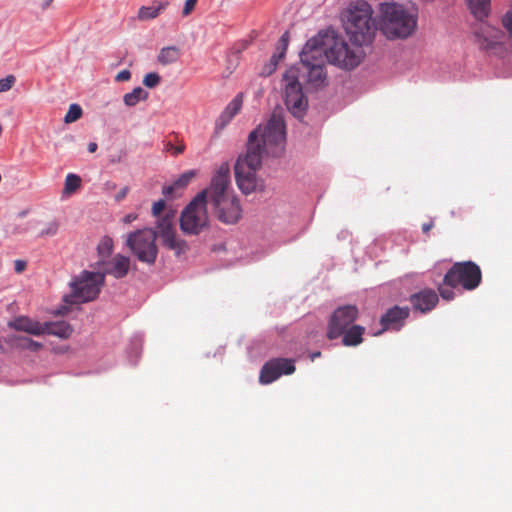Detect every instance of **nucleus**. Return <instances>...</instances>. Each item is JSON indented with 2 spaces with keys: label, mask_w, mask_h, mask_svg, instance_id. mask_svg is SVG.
<instances>
[{
  "label": "nucleus",
  "mask_w": 512,
  "mask_h": 512,
  "mask_svg": "<svg viewBox=\"0 0 512 512\" xmlns=\"http://www.w3.org/2000/svg\"><path fill=\"white\" fill-rule=\"evenodd\" d=\"M455 287H450V286H447L443 283V285H440L438 287V291H439V294L440 296L444 299V300H452L454 299L455 297V292H454V289Z\"/></svg>",
  "instance_id": "obj_32"
},
{
  "label": "nucleus",
  "mask_w": 512,
  "mask_h": 512,
  "mask_svg": "<svg viewBox=\"0 0 512 512\" xmlns=\"http://www.w3.org/2000/svg\"><path fill=\"white\" fill-rule=\"evenodd\" d=\"M97 148H98V145H97V143H95V142H90V143L88 144V151H89L90 153H94V152H96Z\"/></svg>",
  "instance_id": "obj_47"
},
{
  "label": "nucleus",
  "mask_w": 512,
  "mask_h": 512,
  "mask_svg": "<svg viewBox=\"0 0 512 512\" xmlns=\"http://www.w3.org/2000/svg\"><path fill=\"white\" fill-rule=\"evenodd\" d=\"M206 192H199L182 211L181 230L190 235L199 234L208 225Z\"/></svg>",
  "instance_id": "obj_9"
},
{
  "label": "nucleus",
  "mask_w": 512,
  "mask_h": 512,
  "mask_svg": "<svg viewBox=\"0 0 512 512\" xmlns=\"http://www.w3.org/2000/svg\"><path fill=\"white\" fill-rule=\"evenodd\" d=\"M165 207H166V203L163 199L156 201L152 206V211H151L152 215L157 218L162 216L161 214L162 213L164 214L166 211Z\"/></svg>",
  "instance_id": "obj_34"
},
{
  "label": "nucleus",
  "mask_w": 512,
  "mask_h": 512,
  "mask_svg": "<svg viewBox=\"0 0 512 512\" xmlns=\"http://www.w3.org/2000/svg\"><path fill=\"white\" fill-rule=\"evenodd\" d=\"M113 240L109 236H104L97 245V252L101 262L108 258L113 252Z\"/></svg>",
  "instance_id": "obj_26"
},
{
  "label": "nucleus",
  "mask_w": 512,
  "mask_h": 512,
  "mask_svg": "<svg viewBox=\"0 0 512 512\" xmlns=\"http://www.w3.org/2000/svg\"><path fill=\"white\" fill-rule=\"evenodd\" d=\"M318 38L309 39L300 54V63L290 69L297 70L299 82L305 83L310 89H318L326 85L323 51L317 48Z\"/></svg>",
  "instance_id": "obj_4"
},
{
  "label": "nucleus",
  "mask_w": 512,
  "mask_h": 512,
  "mask_svg": "<svg viewBox=\"0 0 512 512\" xmlns=\"http://www.w3.org/2000/svg\"><path fill=\"white\" fill-rule=\"evenodd\" d=\"M81 178L77 174L69 173L64 182L63 194L71 195L81 186Z\"/></svg>",
  "instance_id": "obj_25"
},
{
  "label": "nucleus",
  "mask_w": 512,
  "mask_h": 512,
  "mask_svg": "<svg viewBox=\"0 0 512 512\" xmlns=\"http://www.w3.org/2000/svg\"><path fill=\"white\" fill-rule=\"evenodd\" d=\"M165 149L167 151H172L173 155L177 156V155L182 154L184 152L185 144L184 143H180V144L174 146L171 142H168L165 145Z\"/></svg>",
  "instance_id": "obj_36"
},
{
  "label": "nucleus",
  "mask_w": 512,
  "mask_h": 512,
  "mask_svg": "<svg viewBox=\"0 0 512 512\" xmlns=\"http://www.w3.org/2000/svg\"><path fill=\"white\" fill-rule=\"evenodd\" d=\"M26 268V263L24 261H21V260H16L15 261V271L17 273H21L22 271H24Z\"/></svg>",
  "instance_id": "obj_45"
},
{
  "label": "nucleus",
  "mask_w": 512,
  "mask_h": 512,
  "mask_svg": "<svg viewBox=\"0 0 512 512\" xmlns=\"http://www.w3.org/2000/svg\"><path fill=\"white\" fill-rule=\"evenodd\" d=\"M286 125L281 111H274L262 128L259 126L248 137L247 152L235 164V178L244 194L254 192L258 187L257 170L261 167L263 155L278 157L284 151Z\"/></svg>",
  "instance_id": "obj_1"
},
{
  "label": "nucleus",
  "mask_w": 512,
  "mask_h": 512,
  "mask_svg": "<svg viewBox=\"0 0 512 512\" xmlns=\"http://www.w3.org/2000/svg\"><path fill=\"white\" fill-rule=\"evenodd\" d=\"M294 361L286 358H275L266 362L259 376V382L263 385L270 384L282 375H290L294 373Z\"/></svg>",
  "instance_id": "obj_14"
},
{
  "label": "nucleus",
  "mask_w": 512,
  "mask_h": 512,
  "mask_svg": "<svg viewBox=\"0 0 512 512\" xmlns=\"http://www.w3.org/2000/svg\"><path fill=\"white\" fill-rule=\"evenodd\" d=\"M205 199L219 221L225 224H235L242 217L239 198L231 187L230 167L222 163L212 176L210 185L202 190Z\"/></svg>",
  "instance_id": "obj_2"
},
{
  "label": "nucleus",
  "mask_w": 512,
  "mask_h": 512,
  "mask_svg": "<svg viewBox=\"0 0 512 512\" xmlns=\"http://www.w3.org/2000/svg\"><path fill=\"white\" fill-rule=\"evenodd\" d=\"M365 327L361 325H352L346 329L342 336V344L347 347L358 346L363 342Z\"/></svg>",
  "instance_id": "obj_20"
},
{
  "label": "nucleus",
  "mask_w": 512,
  "mask_h": 512,
  "mask_svg": "<svg viewBox=\"0 0 512 512\" xmlns=\"http://www.w3.org/2000/svg\"><path fill=\"white\" fill-rule=\"evenodd\" d=\"M18 347L22 348V349H27V350H30V351H38L40 350L43 345L39 342H36L28 337H19L18 338Z\"/></svg>",
  "instance_id": "obj_28"
},
{
  "label": "nucleus",
  "mask_w": 512,
  "mask_h": 512,
  "mask_svg": "<svg viewBox=\"0 0 512 512\" xmlns=\"http://www.w3.org/2000/svg\"><path fill=\"white\" fill-rule=\"evenodd\" d=\"M197 0H186L182 11L183 16H188L195 8Z\"/></svg>",
  "instance_id": "obj_38"
},
{
  "label": "nucleus",
  "mask_w": 512,
  "mask_h": 512,
  "mask_svg": "<svg viewBox=\"0 0 512 512\" xmlns=\"http://www.w3.org/2000/svg\"><path fill=\"white\" fill-rule=\"evenodd\" d=\"M43 325H46V328L44 329V335L48 334L67 339L73 332L72 326L65 321L44 322Z\"/></svg>",
  "instance_id": "obj_19"
},
{
  "label": "nucleus",
  "mask_w": 512,
  "mask_h": 512,
  "mask_svg": "<svg viewBox=\"0 0 512 512\" xmlns=\"http://www.w3.org/2000/svg\"><path fill=\"white\" fill-rule=\"evenodd\" d=\"M104 265V276L112 275L116 279L124 278L130 268V259L127 256L117 254L110 261H102Z\"/></svg>",
  "instance_id": "obj_17"
},
{
  "label": "nucleus",
  "mask_w": 512,
  "mask_h": 512,
  "mask_svg": "<svg viewBox=\"0 0 512 512\" xmlns=\"http://www.w3.org/2000/svg\"><path fill=\"white\" fill-rule=\"evenodd\" d=\"M148 98V92L145 91L142 87H135L131 92L126 93L123 96V101L126 106L134 107L140 101H144Z\"/></svg>",
  "instance_id": "obj_23"
},
{
  "label": "nucleus",
  "mask_w": 512,
  "mask_h": 512,
  "mask_svg": "<svg viewBox=\"0 0 512 512\" xmlns=\"http://www.w3.org/2000/svg\"><path fill=\"white\" fill-rule=\"evenodd\" d=\"M358 317V308L354 305L338 307L331 315L327 326V338L335 340L339 338L346 329L354 325Z\"/></svg>",
  "instance_id": "obj_13"
},
{
  "label": "nucleus",
  "mask_w": 512,
  "mask_h": 512,
  "mask_svg": "<svg viewBox=\"0 0 512 512\" xmlns=\"http://www.w3.org/2000/svg\"><path fill=\"white\" fill-rule=\"evenodd\" d=\"M180 57V49L176 46H167L160 50L157 60L162 65L175 63Z\"/></svg>",
  "instance_id": "obj_22"
},
{
  "label": "nucleus",
  "mask_w": 512,
  "mask_h": 512,
  "mask_svg": "<svg viewBox=\"0 0 512 512\" xmlns=\"http://www.w3.org/2000/svg\"><path fill=\"white\" fill-rule=\"evenodd\" d=\"M284 55L285 53L281 51L274 53L269 60L270 64H275V68H277L279 61L284 57Z\"/></svg>",
  "instance_id": "obj_42"
},
{
  "label": "nucleus",
  "mask_w": 512,
  "mask_h": 512,
  "mask_svg": "<svg viewBox=\"0 0 512 512\" xmlns=\"http://www.w3.org/2000/svg\"><path fill=\"white\" fill-rule=\"evenodd\" d=\"M373 10L364 0L351 2L342 12L341 21L350 40L356 46L370 44L376 33Z\"/></svg>",
  "instance_id": "obj_3"
},
{
  "label": "nucleus",
  "mask_w": 512,
  "mask_h": 512,
  "mask_svg": "<svg viewBox=\"0 0 512 512\" xmlns=\"http://www.w3.org/2000/svg\"><path fill=\"white\" fill-rule=\"evenodd\" d=\"M51 2H52V0L46 1L42 8L43 9L47 8L50 5Z\"/></svg>",
  "instance_id": "obj_49"
},
{
  "label": "nucleus",
  "mask_w": 512,
  "mask_h": 512,
  "mask_svg": "<svg viewBox=\"0 0 512 512\" xmlns=\"http://www.w3.org/2000/svg\"><path fill=\"white\" fill-rule=\"evenodd\" d=\"M381 30L388 39H405L417 28V17L396 3H383L380 6Z\"/></svg>",
  "instance_id": "obj_6"
},
{
  "label": "nucleus",
  "mask_w": 512,
  "mask_h": 512,
  "mask_svg": "<svg viewBox=\"0 0 512 512\" xmlns=\"http://www.w3.org/2000/svg\"><path fill=\"white\" fill-rule=\"evenodd\" d=\"M433 227V222H429V223H424L422 225V230L424 233H428Z\"/></svg>",
  "instance_id": "obj_46"
},
{
  "label": "nucleus",
  "mask_w": 512,
  "mask_h": 512,
  "mask_svg": "<svg viewBox=\"0 0 512 512\" xmlns=\"http://www.w3.org/2000/svg\"><path fill=\"white\" fill-rule=\"evenodd\" d=\"M104 273L82 271L71 283L72 293L64 296V302L77 304L96 299L104 286Z\"/></svg>",
  "instance_id": "obj_7"
},
{
  "label": "nucleus",
  "mask_w": 512,
  "mask_h": 512,
  "mask_svg": "<svg viewBox=\"0 0 512 512\" xmlns=\"http://www.w3.org/2000/svg\"><path fill=\"white\" fill-rule=\"evenodd\" d=\"M175 216V210L169 209L165 211V213L157 219L155 232L157 237H160L163 246L174 251L175 254L179 256L185 253L189 249V246L185 240L179 238L176 234Z\"/></svg>",
  "instance_id": "obj_12"
},
{
  "label": "nucleus",
  "mask_w": 512,
  "mask_h": 512,
  "mask_svg": "<svg viewBox=\"0 0 512 512\" xmlns=\"http://www.w3.org/2000/svg\"><path fill=\"white\" fill-rule=\"evenodd\" d=\"M15 77L8 75L5 78L0 79V93L9 91L15 83Z\"/></svg>",
  "instance_id": "obj_33"
},
{
  "label": "nucleus",
  "mask_w": 512,
  "mask_h": 512,
  "mask_svg": "<svg viewBox=\"0 0 512 512\" xmlns=\"http://www.w3.org/2000/svg\"><path fill=\"white\" fill-rule=\"evenodd\" d=\"M471 13L479 20L486 17L490 10V0H466Z\"/></svg>",
  "instance_id": "obj_21"
},
{
  "label": "nucleus",
  "mask_w": 512,
  "mask_h": 512,
  "mask_svg": "<svg viewBox=\"0 0 512 512\" xmlns=\"http://www.w3.org/2000/svg\"><path fill=\"white\" fill-rule=\"evenodd\" d=\"M482 281L480 267L472 261L456 262L447 271L443 283L450 287H462L464 290L476 289Z\"/></svg>",
  "instance_id": "obj_10"
},
{
  "label": "nucleus",
  "mask_w": 512,
  "mask_h": 512,
  "mask_svg": "<svg viewBox=\"0 0 512 512\" xmlns=\"http://www.w3.org/2000/svg\"><path fill=\"white\" fill-rule=\"evenodd\" d=\"M285 105L289 112L296 118L304 117L308 108V100L303 93L301 82L297 76V70L288 69L283 75Z\"/></svg>",
  "instance_id": "obj_11"
},
{
  "label": "nucleus",
  "mask_w": 512,
  "mask_h": 512,
  "mask_svg": "<svg viewBox=\"0 0 512 512\" xmlns=\"http://www.w3.org/2000/svg\"><path fill=\"white\" fill-rule=\"evenodd\" d=\"M409 316L408 307L394 306L387 310V312L381 317L380 324L384 330L396 329L399 330L403 325V322Z\"/></svg>",
  "instance_id": "obj_15"
},
{
  "label": "nucleus",
  "mask_w": 512,
  "mask_h": 512,
  "mask_svg": "<svg viewBox=\"0 0 512 512\" xmlns=\"http://www.w3.org/2000/svg\"><path fill=\"white\" fill-rule=\"evenodd\" d=\"M194 176V171H187L184 174H182L174 183L178 187V189H183L189 184V182L192 180Z\"/></svg>",
  "instance_id": "obj_31"
},
{
  "label": "nucleus",
  "mask_w": 512,
  "mask_h": 512,
  "mask_svg": "<svg viewBox=\"0 0 512 512\" xmlns=\"http://www.w3.org/2000/svg\"><path fill=\"white\" fill-rule=\"evenodd\" d=\"M129 192V187L128 186H125L123 187L116 195H115V200L117 202H120L122 201L123 199H125V197L127 196Z\"/></svg>",
  "instance_id": "obj_43"
},
{
  "label": "nucleus",
  "mask_w": 512,
  "mask_h": 512,
  "mask_svg": "<svg viewBox=\"0 0 512 512\" xmlns=\"http://www.w3.org/2000/svg\"><path fill=\"white\" fill-rule=\"evenodd\" d=\"M276 70L275 68V64H270V62H268L267 64H265L260 72V74L262 76H269L271 75L274 71Z\"/></svg>",
  "instance_id": "obj_41"
},
{
  "label": "nucleus",
  "mask_w": 512,
  "mask_h": 512,
  "mask_svg": "<svg viewBox=\"0 0 512 512\" xmlns=\"http://www.w3.org/2000/svg\"><path fill=\"white\" fill-rule=\"evenodd\" d=\"M288 41H289V33L288 32H285L280 40H279V46H278V50L281 51V52H286V49H287V46H288Z\"/></svg>",
  "instance_id": "obj_39"
},
{
  "label": "nucleus",
  "mask_w": 512,
  "mask_h": 512,
  "mask_svg": "<svg viewBox=\"0 0 512 512\" xmlns=\"http://www.w3.org/2000/svg\"><path fill=\"white\" fill-rule=\"evenodd\" d=\"M8 326L16 331L25 332L34 336L44 335V329L46 328V325L28 316L16 317L8 323Z\"/></svg>",
  "instance_id": "obj_18"
},
{
  "label": "nucleus",
  "mask_w": 512,
  "mask_h": 512,
  "mask_svg": "<svg viewBox=\"0 0 512 512\" xmlns=\"http://www.w3.org/2000/svg\"><path fill=\"white\" fill-rule=\"evenodd\" d=\"M131 79V72L127 69L118 72L115 76L116 82H126Z\"/></svg>",
  "instance_id": "obj_37"
},
{
  "label": "nucleus",
  "mask_w": 512,
  "mask_h": 512,
  "mask_svg": "<svg viewBox=\"0 0 512 512\" xmlns=\"http://www.w3.org/2000/svg\"><path fill=\"white\" fill-rule=\"evenodd\" d=\"M321 355L320 352H315L311 355V359L314 360L316 357H319Z\"/></svg>",
  "instance_id": "obj_48"
},
{
  "label": "nucleus",
  "mask_w": 512,
  "mask_h": 512,
  "mask_svg": "<svg viewBox=\"0 0 512 512\" xmlns=\"http://www.w3.org/2000/svg\"><path fill=\"white\" fill-rule=\"evenodd\" d=\"M438 300L437 293L432 289H424L410 297L413 308L422 313L431 311L437 305Z\"/></svg>",
  "instance_id": "obj_16"
},
{
  "label": "nucleus",
  "mask_w": 512,
  "mask_h": 512,
  "mask_svg": "<svg viewBox=\"0 0 512 512\" xmlns=\"http://www.w3.org/2000/svg\"><path fill=\"white\" fill-rule=\"evenodd\" d=\"M317 48L323 51V57L339 68L352 70L357 67L364 57L362 46L351 48L343 37L334 34L318 35Z\"/></svg>",
  "instance_id": "obj_5"
},
{
  "label": "nucleus",
  "mask_w": 512,
  "mask_h": 512,
  "mask_svg": "<svg viewBox=\"0 0 512 512\" xmlns=\"http://www.w3.org/2000/svg\"><path fill=\"white\" fill-rule=\"evenodd\" d=\"M82 116V108L78 104H71L64 117L65 123L77 121Z\"/></svg>",
  "instance_id": "obj_27"
},
{
  "label": "nucleus",
  "mask_w": 512,
  "mask_h": 512,
  "mask_svg": "<svg viewBox=\"0 0 512 512\" xmlns=\"http://www.w3.org/2000/svg\"><path fill=\"white\" fill-rule=\"evenodd\" d=\"M59 229V224L56 221L50 222L47 226L41 231V236H54L57 234Z\"/></svg>",
  "instance_id": "obj_35"
},
{
  "label": "nucleus",
  "mask_w": 512,
  "mask_h": 512,
  "mask_svg": "<svg viewBox=\"0 0 512 512\" xmlns=\"http://www.w3.org/2000/svg\"><path fill=\"white\" fill-rule=\"evenodd\" d=\"M161 81V77L156 72L147 73L143 78V84L148 88L156 87Z\"/></svg>",
  "instance_id": "obj_30"
},
{
  "label": "nucleus",
  "mask_w": 512,
  "mask_h": 512,
  "mask_svg": "<svg viewBox=\"0 0 512 512\" xmlns=\"http://www.w3.org/2000/svg\"><path fill=\"white\" fill-rule=\"evenodd\" d=\"M176 190H179L178 187L173 183L172 185L163 187L162 193L166 197H174Z\"/></svg>",
  "instance_id": "obj_40"
},
{
  "label": "nucleus",
  "mask_w": 512,
  "mask_h": 512,
  "mask_svg": "<svg viewBox=\"0 0 512 512\" xmlns=\"http://www.w3.org/2000/svg\"><path fill=\"white\" fill-rule=\"evenodd\" d=\"M138 218L136 213H129L123 217V222L125 224H130Z\"/></svg>",
  "instance_id": "obj_44"
},
{
  "label": "nucleus",
  "mask_w": 512,
  "mask_h": 512,
  "mask_svg": "<svg viewBox=\"0 0 512 512\" xmlns=\"http://www.w3.org/2000/svg\"><path fill=\"white\" fill-rule=\"evenodd\" d=\"M241 106L242 100L239 97H236L226 107L224 114L228 115V118L231 119L240 111Z\"/></svg>",
  "instance_id": "obj_29"
},
{
  "label": "nucleus",
  "mask_w": 512,
  "mask_h": 512,
  "mask_svg": "<svg viewBox=\"0 0 512 512\" xmlns=\"http://www.w3.org/2000/svg\"><path fill=\"white\" fill-rule=\"evenodd\" d=\"M157 234L150 228L140 229L127 235L126 245L142 263L152 265L158 255Z\"/></svg>",
  "instance_id": "obj_8"
},
{
  "label": "nucleus",
  "mask_w": 512,
  "mask_h": 512,
  "mask_svg": "<svg viewBox=\"0 0 512 512\" xmlns=\"http://www.w3.org/2000/svg\"><path fill=\"white\" fill-rule=\"evenodd\" d=\"M167 6V2H161L157 6H142L138 11V18L140 20L154 19L161 11L165 10Z\"/></svg>",
  "instance_id": "obj_24"
}]
</instances>
